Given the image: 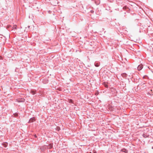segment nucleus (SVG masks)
<instances>
[{"label":"nucleus","instance_id":"nucleus-3","mask_svg":"<svg viewBox=\"0 0 153 153\" xmlns=\"http://www.w3.org/2000/svg\"><path fill=\"white\" fill-rule=\"evenodd\" d=\"M35 121V117H33L30 118L29 121L28 123H32Z\"/></svg>","mask_w":153,"mask_h":153},{"label":"nucleus","instance_id":"nucleus-7","mask_svg":"<svg viewBox=\"0 0 153 153\" xmlns=\"http://www.w3.org/2000/svg\"><path fill=\"white\" fill-rule=\"evenodd\" d=\"M121 76L123 78H126L127 76V74L125 73H123L121 74Z\"/></svg>","mask_w":153,"mask_h":153},{"label":"nucleus","instance_id":"nucleus-18","mask_svg":"<svg viewBox=\"0 0 153 153\" xmlns=\"http://www.w3.org/2000/svg\"><path fill=\"white\" fill-rule=\"evenodd\" d=\"M143 78L144 79L145 78V76H143Z\"/></svg>","mask_w":153,"mask_h":153},{"label":"nucleus","instance_id":"nucleus-16","mask_svg":"<svg viewBox=\"0 0 153 153\" xmlns=\"http://www.w3.org/2000/svg\"><path fill=\"white\" fill-rule=\"evenodd\" d=\"M34 137H35V138H37V136L36 135V134H35V135H34Z\"/></svg>","mask_w":153,"mask_h":153},{"label":"nucleus","instance_id":"nucleus-17","mask_svg":"<svg viewBox=\"0 0 153 153\" xmlns=\"http://www.w3.org/2000/svg\"><path fill=\"white\" fill-rule=\"evenodd\" d=\"M27 27H28V28H29V27H30V26H29V25H28V26Z\"/></svg>","mask_w":153,"mask_h":153},{"label":"nucleus","instance_id":"nucleus-15","mask_svg":"<svg viewBox=\"0 0 153 153\" xmlns=\"http://www.w3.org/2000/svg\"><path fill=\"white\" fill-rule=\"evenodd\" d=\"M4 146L5 147H6L7 146V145L6 144H4Z\"/></svg>","mask_w":153,"mask_h":153},{"label":"nucleus","instance_id":"nucleus-5","mask_svg":"<svg viewBox=\"0 0 153 153\" xmlns=\"http://www.w3.org/2000/svg\"><path fill=\"white\" fill-rule=\"evenodd\" d=\"M143 136L144 137L146 138V137H148L149 136V135L147 133H143Z\"/></svg>","mask_w":153,"mask_h":153},{"label":"nucleus","instance_id":"nucleus-9","mask_svg":"<svg viewBox=\"0 0 153 153\" xmlns=\"http://www.w3.org/2000/svg\"><path fill=\"white\" fill-rule=\"evenodd\" d=\"M53 146V143H51L49 144V149H51L52 148Z\"/></svg>","mask_w":153,"mask_h":153},{"label":"nucleus","instance_id":"nucleus-20","mask_svg":"<svg viewBox=\"0 0 153 153\" xmlns=\"http://www.w3.org/2000/svg\"><path fill=\"white\" fill-rule=\"evenodd\" d=\"M151 91H152V90H151Z\"/></svg>","mask_w":153,"mask_h":153},{"label":"nucleus","instance_id":"nucleus-13","mask_svg":"<svg viewBox=\"0 0 153 153\" xmlns=\"http://www.w3.org/2000/svg\"><path fill=\"white\" fill-rule=\"evenodd\" d=\"M104 85H105V86L106 87V88H108V85L107 84H105Z\"/></svg>","mask_w":153,"mask_h":153},{"label":"nucleus","instance_id":"nucleus-2","mask_svg":"<svg viewBox=\"0 0 153 153\" xmlns=\"http://www.w3.org/2000/svg\"><path fill=\"white\" fill-rule=\"evenodd\" d=\"M123 10H126L127 12H129L130 10V9L126 6H124L123 7Z\"/></svg>","mask_w":153,"mask_h":153},{"label":"nucleus","instance_id":"nucleus-14","mask_svg":"<svg viewBox=\"0 0 153 153\" xmlns=\"http://www.w3.org/2000/svg\"><path fill=\"white\" fill-rule=\"evenodd\" d=\"M69 102L70 103H73V100L71 99L69 100Z\"/></svg>","mask_w":153,"mask_h":153},{"label":"nucleus","instance_id":"nucleus-6","mask_svg":"<svg viewBox=\"0 0 153 153\" xmlns=\"http://www.w3.org/2000/svg\"><path fill=\"white\" fill-rule=\"evenodd\" d=\"M30 92L32 94L34 95L36 93V90H31Z\"/></svg>","mask_w":153,"mask_h":153},{"label":"nucleus","instance_id":"nucleus-10","mask_svg":"<svg viewBox=\"0 0 153 153\" xmlns=\"http://www.w3.org/2000/svg\"><path fill=\"white\" fill-rule=\"evenodd\" d=\"M94 65L96 67H98L100 65V64L98 62H95L94 63Z\"/></svg>","mask_w":153,"mask_h":153},{"label":"nucleus","instance_id":"nucleus-11","mask_svg":"<svg viewBox=\"0 0 153 153\" xmlns=\"http://www.w3.org/2000/svg\"><path fill=\"white\" fill-rule=\"evenodd\" d=\"M17 28V26L16 25H13V26L12 27V30L13 29H16Z\"/></svg>","mask_w":153,"mask_h":153},{"label":"nucleus","instance_id":"nucleus-8","mask_svg":"<svg viewBox=\"0 0 153 153\" xmlns=\"http://www.w3.org/2000/svg\"><path fill=\"white\" fill-rule=\"evenodd\" d=\"M139 79H140V78L139 77H136V79L134 78V82H138V81L139 80Z\"/></svg>","mask_w":153,"mask_h":153},{"label":"nucleus","instance_id":"nucleus-12","mask_svg":"<svg viewBox=\"0 0 153 153\" xmlns=\"http://www.w3.org/2000/svg\"><path fill=\"white\" fill-rule=\"evenodd\" d=\"M121 151L124 152L126 153V152H127V150L125 149H122L121 150Z\"/></svg>","mask_w":153,"mask_h":153},{"label":"nucleus","instance_id":"nucleus-4","mask_svg":"<svg viewBox=\"0 0 153 153\" xmlns=\"http://www.w3.org/2000/svg\"><path fill=\"white\" fill-rule=\"evenodd\" d=\"M143 68V65H139L137 67V69L138 71L141 70Z\"/></svg>","mask_w":153,"mask_h":153},{"label":"nucleus","instance_id":"nucleus-1","mask_svg":"<svg viewBox=\"0 0 153 153\" xmlns=\"http://www.w3.org/2000/svg\"><path fill=\"white\" fill-rule=\"evenodd\" d=\"M16 101L19 102H23L25 101V99L24 98H18L16 99Z\"/></svg>","mask_w":153,"mask_h":153},{"label":"nucleus","instance_id":"nucleus-21","mask_svg":"<svg viewBox=\"0 0 153 153\" xmlns=\"http://www.w3.org/2000/svg\"><path fill=\"white\" fill-rule=\"evenodd\" d=\"M94 153H97L96 152H94Z\"/></svg>","mask_w":153,"mask_h":153},{"label":"nucleus","instance_id":"nucleus-19","mask_svg":"<svg viewBox=\"0 0 153 153\" xmlns=\"http://www.w3.org/2000/svg\"><path fill=\"white\" fill-rule=\"evenodd\" d=\"M16 114V116H17V114Z\"/></svg>","mask_w":153,"mask_h":153},{"label":"nucleus","instance_id":"nucleus-22","mask_svg":"<svg viewBox=\"0 0 153 153\" xmlns=\"http://www.w3.org/2000/svg\"><path fill=\"white\" fill-rule=\"evenodd\" d=\"M152 93H153V92H152Z\"/></svg>","mask_w":153,"mask_h":153}]
</instances>
